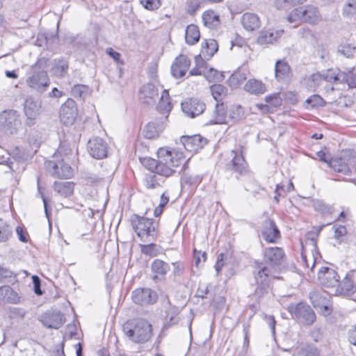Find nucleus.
<instances>
[{
	"label": "nucleus",
	"mask_w": 356,
	"mask_h": 356,
	"mask_svg": "<svg viewBox=\"0 0 356 356\" xmlns=\"http://www.w3.org/2000/svg\"><path fill=\"white\" fill-rule=\"evenodd\" d=\"M329 166L334 171L341 172L345 175L348 174L350 172L348 165L342 159L332 160L331 162H330Z\"/></svg>",
	"instance_id": "obj_41"
},
{
	"label": "nucleus",
	"mask_w": 356,
	"mask_h": 356,
	"mask_svg": "<svg viewBox=\"0 0 356 356\" xmlns=\"http://www.w3.org/2000/svg\"><path fill=\"white\" fill-rule=\"evenodd\" d=\"M17 275L10 269L0 266V283H14Z\"/></svg>",
	"instance_id": "obj_40"
},
{
	"label": "nucleus",
	"mask_w": 356,
	"mask_h": 356,
	"mask_svg": "<svg viewBox=\"0 0 356 356\" xmlns=\"http://www.w3.org/2000/svg\"><path fill=\"white\" fill-rule=\"evenodd\" d=\"M352 279L355 278L352 276V272H350L346 275L341 283L339 281V285L336 286L334 294L347 297L353 295L355 292L356 288Z\"/></svg>",
	"instance_id": "obj_19"
},
{
	"label": "nucleus",
	"mask_w": 356,
	"mask_h": 356,
	"mask_svg": "<svg viewBox=\"0 0 356 356\" xmlns=\"http://www.w3.org/2000/svg\"><path fill=\"white\" fill-rule=\"evenodd\" d=\"M26 314L24 309L15 307H10L8 312V317L11 319H22Z\"/></svg>",
	"instance_id": "obj_49"
},
{
	"label": "nucleus",
	"mask_w": 356,
	"mask_h": 356,
	"mask_svg": "<svg viewBox=\"0 0 356 356\" xmlns=\"http://www.w3.org/2000/svg\"><path fill=\"white\" fill-rule=\"evenodd\" d=\"M356 51V47L349 42H342L337 47V52L346 58H352Z\"/></svg>",
	"instance_id": "obj_42"
},
{
	"label": "nucleus",
	"mask_w": 356,
	"mask_h": 356,
	"mask_svg": "<svg viewBox=\"0 0 356 356\" xmlns=\"http://www.w3.org/2000/svg\"><path fill=\"white\" fill-rule=\"evenodd\" d=\"M68 67V62L63 58L55 60V65L54 67V74L57 76H64L67 72Z\"/></svg>",
	"instance_id": "obj_46"
},
{
	"label": "nucleus",
	"mask_w": 356,
	"mask_h": 356,
	"mask_svg": "<svg viewBox=\"0 0 356 356\" xmlns=\"http://www.w3.org/2000/svg\"><path fill=\"white\" fill-rule=\"evenodd\" d=\"M190 65V59L185 55H179L172 64V75L177 79L184 76L188 70Z\"/></svg>",
	"instance_id": "obj_17"
},
{
	"label": "nucleus",
	"mask_w": 356,
	"mask_h": 356,
	"mask_svg": "<svg viewBox=\"0 0 356 356\" xmlns=\"http://www.w3.org/2000/svg\"><path fill=\"white\" fill-rule=\"evenodd\" d=\"M226 120V108L223 103L216 102L213 113V118L209 120L208 124H223Z\"/></svg>",
	"instance_id": "obj_30"
},
{
	"label": "nucleus",
	"mask_w": 356,
	"mask_h": 356,
	"mask_svg": "<svg viewBox=\"0 0 356 356\" xmlns=\"http://www.w3.org/2000/svg\"><path fill=\"white\" fill-rule=\"evenodd\" d=\"M315 207L317 210L321 211L323 213H330L332 209L329 205L321 202H317L315 204Z\"/></svg>",
	"instance_id": "obj_59"
},
{
	"label": "nucleus",
	"mask_w": 356,
	"mask_h": 356,
	"mask_svg": "<svg viewBox=\"0 0 356 356\" xmlns=\"http://www.w3.org/2000/svg\"><path fill=\"white\" fill-rule=\"evenodd\" d=\"M200 34L198 27L195 24H190L186 27L185 40L187 44L193 45L200 40Z\"/></svg>",
	"instance_id": "obj_34"
},
{
	"label": "nucleus",
	"mask_w": 356,
	"mask_h": 356,
	"mask_svg": "<svg viewBox=\"0 0 356 356\" xmlns=\"http://www.w3.org/2000/svg\"><path fill=\"white\" fill-rule=\"evenodd\" d=\"M20 127L21 121L17 111L8 110L0 114V129L5 134H15Z\"/></svg>",
	"instance_id": "obj_8"
},
{
	"label": "nucleus",
	"mask_w": 356,
	"mask_h": 356,
	"mask_svg": "<svg viewBox=\"0 0 356 356\" xmlns=\"http://www.w3.org/2000/svg\"><path fill=\"white\" fill-rule=\"evenodd\" d=\"M181 142L184 147L188 151H196L200 148H202L207 143L206 139L200 135H194L192 136H183Z\"/></svg>",
	"instance_id": "obj_25"
},
{
	"label": "nucleus",
	"mask_w": 356,
	"mask_h": 356,
	"mask_svg": "<svg viewBox=\"0 0 356 356\" xmlns=\"http://www.w3.org/2000/svg\"><path fill=\"white\" fill-rule=\"evenodd\" d=\"M224 254L222 253H220L218 256V258H217V261H216V264L215 265V268H216V270L217 272V273H218L222 268L223 266H224Z\"/></svg>",
	"instance_id": "obj_63"
},
{
	"label": "nucleus",
	"mask_w": 356,
	"mask_h": 356,
	"mask_svg": "<svg viewBox=\"0 0 356 356\" xmlns=\"http://www.w3.org/2000/svg\"><path fill=\"white\" fill-rule=\"evenodd\" d=\"M170 95L167 90H163L157 106L158 111L165 115L164 118H162L164 120H168V114L170 112L172 106L170 102Z\"/></svg>",
	"instance_id": "obj_31"
},
{
	"label": "nucleus",
	"mask_w": 356,
	"mask_h": 356,
	"mask_svg": "<svg viewBox=\"0 0 356 356\" xmlns=\"http://www.w3.org/2000/svg\"><path fill=\"white\" fill-rule=\"evenodd\" d=\"M131 223L141 239L145 236L154 237L156 235L158 223L152 219L134 215L131 218Z\"/></svg>",
	"instance_id": "obj_6"
},
{
	"label": "nucleus",
	"mask_w": 356,
	"mask_h": 356,
	"mask_svg": "<svg viewBox=\"0 0 356 356\" xmlns=\"http://www.w3.org/2000/svg\"><path fill=\"white\" fill-rule=\"evenodd\" d=\"M265 100L266 103L270 104L274 106H277L280 104V98L277 93L266 96Z\"/></svg>",
	"instance_id": "obj_55"
},
{
	"label": "nucleus",
	"mask_w": 356,
	"mask_h": 356,
	"mask_svg": "<svg viewBox=\"0 0 356 356\" xmlns=\"http://www.w3.org/2000/svg\"><path fill=\"white\" fill-rule=\"evenodd\" d=\"M41 102L32 98H28L24 102V113L29 120L36 119L42 113Z\"/></svg>",
	"instance_id": "obj_23"
},
{
	"label": "nucleus",
	"mask_w": 356,
	"mask_h": 356,
	"mask_svg": "<svg viewBox=\"0 0 356 356\" xmlns=\"http://www.w3.org/2000/svg\"><path fill=\"white\" fill-rule=\"evenodd\" d=\"M74 183L72 181H56L53 184L54 191L63 197H70L74 192Z\"/></svg>",
	"instance_id": "obj_28"
},
{
	"label": "nucleus",
	"mask_w": 356,
	"mask_h": 356,
	"mask_svg": "<svg viewBox=\"0 0 356 356\" xmlns=\"http://www.w3.org/2000/svg\"><path fill=\"white\" fill-rule=\"evenodd\" d=\"M323 80V76L320 73H315L310 76L309 85L310 87L315 88L320 85Z\"/></svg>",
	"instance_id": "obj_54"
},
{
	"label": "nucleus",
	"mask_w": 356,
	"mask_h": 356,
	"mask_svg": "<svg viewBox=\"0 0 356 356\" xmlns=\"http://www.w3.org/2000/svg\"><path fill=\"white\" fill-rule=\"evenodd\" d=\"M348 341L350 343L356 346V325L353 326L348 331Z\"/></svg>",
	"instance_id": "obj_64"
},
{
	"label": "nucleus",
	"mask_w": 356,
	"mask_h": 356,
	"mask_svg": "<svg viewBox=\"0 0 356 356\" xmlns=\"http://www.w3.org/2000/svg\"><path fill=\"white\" fill-rule=\"evenodd\" d=\"M287 20L290 23L301 21L315 24L321 20V15L317 7L307 5L293 9L287 17Z\"/></svg>",
	"instance_id": "obj_5"
},
{
	"label": "nucleus",
	"mask_w": 356,
	"mask_h": 356,
	"mask_svg": "<svg viewBox=\"0 0 356 356\" xmlns=\"http://www.w3.org/2000/svg\"><path fill=\"white\" fill-rule=\"evenodd\" d=\"M204 76L209 82H220L225 79L222 72L211 67L207 71H204Z\"/></svg>",
	"instance_id": "obj_45"
},
{
	"label": "nucleus",
	"mask_w": 356,
	"mask_h": 356,
	"mask_svg": "<svg viewBox=\"0 0 356 356\" xmlns=\"http://www.w3.org/2000/svg\"><path fill=\"white\" fill-rule=\"evenodd\" d=\"M291 76V70L284 59L276 61L275 64V77L278 81H285Z\"/></svg>",
	"instance_id": "obj_22"
},
{
	"label": "nucleus",
	"mask_w": 356,
	"mask_h": 356,
	"mask_svg": "<svg viewBox=\"0 0 356 356\" xmlns=\"http://www.w3.org/2000/svg\"><path fill=\"white\" fill-rule=\"evenodd\" d=\"M288 312L295 318L306 325H312L316 321V316L311 307L305 302L291 304Z\"/></svg>",
	"instance_id": "obj_7"
},
{
	"label": "nucleus",
	"mask_w": 356,
	"mask_h": 356,
	"mask_svg": "<svg viewBox=\"0 0 356 356\" xmlns=\"http://www.w3.org/2000/svg\"><path fill=\"white\" fill-rule=\"evenodd\" d=\"M202 20L204 26L209 29H216L220 24L219 15L213 10L204 12L202 15Z\"/></svg>",
	"instance_id": "obj_32"
},
{
	"label": "nucleus",
	"mask_w": 356,
	"mask_h": 356,
	"mask_svg": "<svg viewBox=\"0 0 356 356\" xmlns=\"http://www.w3.org/2000/svg\"><path fill=\"white\" fill-rule=\"evenodd\" d=\"M284 257L285 254L281 248L270 247L264 250V261L255 263L254 283H251V286L254 287L252 296L257 300L268 293L271 280L280 278L277 274Z\"/></svg>",
	"instance_id": "obj_1"
},
{
	"label": "nucleus",
	"mask_w": 356,
	"mask_h": 356,
	"mask_svg": "<svg viewBox=\"0 0 356 356\" xmlns=\"http://www.w3.org/2000/svg\"><path fill=\"white\" fill-rule=\"evenodd\" d=\"M47 168L51 175L55 178L70 179L73 175V169L65 162L64 158L57 161H48Z\"/></svg>",
	"instance_id": "obj_10"
},
{
	"label": "nucleus",
	"mask_w": 356,
	"mask_h": 356,
	"mask_svg": "<svg viewBox=\"0 0 356 356\" xmlns=\"http://www.w3.org/2000/svg\"><path fill=\"white\" fill-rule=\"evenodd\" d=\"M305 103L308 106H310L312 108L323 106L325 104L323 99L320 95H314L311 96L305 101Z\"/></svg>",
	"instance_id": "obj_50"
},
{
	"label": "nucleus",
	"mask_w": 356,
	"mask_h": 356,
	"mask_svg": "<svg viewBox=\"0 0 356 356\" xmlns=\"http://www.w3.org/2000/svg\"><path fill=\"white\" fill-rule=\"evenodd\" d=\"M205 104L196 99H188L181 103V109L186 115L195 118L204 112Z\"/></svg>",
	"instance_id": "obj_16"
},
{
	"label": "nucleus",
	"mask_w": 356,
	"mask_h": 356,
	"mask_svg": "<svg viewBox=\"0 0 356 356\" xmlns=\"http://www.w3.org/2000/svg\"><path fill=\"white\" fill-rule=\"evenodd\" d=\"M210 90L216 102L222 101L227 94V88L221 84L212 85Z\"/></svg>",
	"instance_id": "obj_44"
},
{
	"label": "nucleus",
	"mask_w": 356,
	"mask_h": 356,
	"mask_svg": "<svg viewBox=\"0 0 356 356\" xmlns=\"http://www.w3.org/2000/svg\"><path fill=\"white\" fill-rule=\"evenodd\" d=\"M243 27L248 31H254L261 26V21L255 13H245L241 18Z\"/></svg>",
	"instance_id": "obj_24"
},
{
	"label": "nucleus",
	"mask_w": 356,
	"mask_h": 356,
	"mask_svg": "<svg viewBox=\"0 0 356 356\" xmlns=\"http://www.w3.org/2000/svg\"><path fill=\"white\" fill-rule=\"evenodd\" d=\"M152 270L155 273L154 279H159L161 276L163 277L167 272L170 270L169 265L160 259H155L152 264Z\"/></svg>",
	"instance_id": "obj_35"
},
{
	"label": "nucleus",
	"mask_w": 356,
	"mask_h": 356,
	"mask_svg": "<svg viewBox=\"0 0 356 356\" xmlns=\"http://www.w3.org/2000/svg\"><path fill=\"white\" fill-rule=\"evenodd\" d=\"M202 56H203L200 54V55H197L195 57V66L200 68L203 71H207L209 69H207V63Z\"/></svg>",
	"instance_id": "obj_56"
},
{
	"label": "nucleus",
	"mask_w": 356,
	"mask_h": 356,
	"mask_svg": "<svg viewBox=\"0 0 356 356\" xmlns=\"http://www.w3.org/2000/svg\"><path fill=\"white\" fill-rule=\"evenodd\" d=\"M282 30L266 29L263 30L258 37L257 42L260 44H273L281 37Z\"/></svg>",
	"instance_id": "obj_27"
},
{
	"label": "nucleus",
	"mask_w": 356,
	"mask_h": 356,
	"mask_svg": "<svg viewBox=\"0 0 356 356\" xmlns=\"http://www.w3.org/2000/svg\"><path fill=\"white\" fill-rule=\"evenodd\" d=\"M158 160L145 158L141 163L149 170L161 175L164 177L172 176L184 161L181 152L172 150L169 147H161L157 151Z\"/></svg>",
	"instance_id": "obj_2"
},
{
	"label": "nucleus",
	"mask_w": 356,
	"mask_h": 356,
	"mask_svg": "<svg viewBox=\"0 0 356 356\" xmlns=\"http://www.w3.org/2000/svg\"><path fill=\"white\" fill-rule=\"evenodd\" d=\"M39 321L48 328L58 329L65 321L64 315L56 310H48L39 317Z\"/></svg>",
	"instance_id": "obj_12"
},
{
	"label": "nucleus",
	"mask_w": 356,
	"mask_h": 356,
	"mask_svg": "<svg viewBox=\"0 0 356 356\" xmlns=\"http://www.w3.org/2000/svg\"><path fill=\"white\" fill-rule=\"evenodd\" d=\"M88 149L91 156L95 159H102L107 156V144L100 138L96 137L89 140Z\"/></svg>",
	"instance_id": "obj_14"
},
{
	"label": "nucleus",
	"mask_w": 356,
	"mask_h": 356,
	"mask_svg": "<svg viewBox=\"0 0 356 356\" xmlns=\"http://www.w3.org/2000/svg\"><path fill=\"white\" fill-rule=\"evenodd\" d=\"M133 301L140 305L153 304L156 301V293L150 289H137L132 292Z\"/></svg>",
	"instance_id": "obj_15"
},
{
	"label": "nucleus",
	"mask_w": 356,
	"mask_h": 356,
	"mask_svg": "<svg viewBox=\"0 0 356 356\" xmlns=\"http://www.w3.org/2000/svg\"><path fill=\"white\" fill-rule=\"evenodd\" d=\"M334 237L337 238H339L341 236H343L346 234L347 230L345 226L343 225H334Z\"/></svg>",
	"instance_id": "obj_57"
},
{
	"label": "nucleus",
	"mask_w": 356,
	"mask_h": 356,
	"mask_svg": "<svg viewBox=\"0 0 356 356\" xmlns=\"http://www.w3.org/2000/svg\"><path fill=\"white\" fill-rule=\"evenodd\" d=\"M163 118L156 119L154 121L149 122L144 128L143 134L145 138L152 139L157 137L164 129L165 122Z\"/></svg>",
	"instance_id": "obj_20"
},
{
	"label": "nucleus",
	"mask_w": 356,
	"mask_h": 356,
	"mask_svg": "<svg viewBox=\"0 0 356 356\" xmlns=\"http://www.w3.org/2000/svg\"><path fill=\"white\" fill-rule=\"evenodd\" d=\"M160 177H163L161 175L149 173L147 175L144 179V184L148 189L156 188L161 186L164 180Z\"/></svg>",
	"instance_id": "obj_36"
},
{
	"label": "nucleus",
	"mask_w": 356,
	"mask_h": 356,
	"mask_svg": "<svg viewBox=\"0 0 356 356\" xmlns=\"http://www.w3.org/2000/svg\"><path fill=\"white\" fill-rule=\"evenodd\" d=\"M335 82L346 83L351 88H356V70L353 67L347 71H339L334 77Z\"/></svg>",
	"instance_id": "obj_26"
},
{
	"label": "nucleus",
	"mask_w": 356,
	"mask_h": 356,
	"mask_svg": "<svg viewBox=\"0 0 356 356\" xmlns=\"http://www.w3.org/2000/svg\"><path fill=\"white\" fill-rule=\"evenodd\" d=\"M302 261L304 262V264L307 267L309 268V264L311 263L312 264V266H311V268H310V270L312 272L314 271V268L315 267V264H316V260L314 259V257L313 256L310 257L309 258V261L307 259V256L305 255H303L302 254Z\"/></svg>",
	"instance_id": "obj_62"
},
{
	"label": "nucleus",
	"mask_w": 356,
	"mask_h": 356,
	"mask_svg": "<svg viewBox=\"0 0 356 356\" xmlns=\"http://www.w3.org/2000/svg\"><path fill=\"white\" fill-rule=\"evenodd\" d=\"M244 89L246 92L256 95L264 94L266 91V85L255 79L248 80L244 86Z\"/></svg>",
	"instance_id": "obj_29"
},
{
	"label": "nucleus",
	"mask_w": 356,
	"mask_h": 356,
	"mask_svg": "<svg viewBox=\"0 0 356 356\" xmlns=\"http://www.w3.org/2000/svg\"><path fill=\"white\" fill-rule=\"evenodd\" d=\"M159 97V90L152 83H147L140 89V98L146 104H154Z\"/></svg>",
	"instance_id": "obj_21"
},
{
	"label": "nucleus",
	"mask_w": 356,
	"mask_h": 356,
	"mask_svg": "<svg viewBox=\"0 0 356 356\" xmlns=\"http://www.w3.org/2000/svg\"><path fill=\"white\" fill-rule=\"evenodd\" d=\"M106 52L117 63H120L122 64L123 63L122 61H120L121 55L120 53L114 51L112 48H107Z\"/></svg>",
	"instance_id": "obj_60"
},
{
	"label": "nucleus",
	"mask_w": 356,
	"mask_h": 356,
	"mask_svg": "<svg viewBox=\"0 0 356 356\" xmlns=\"http://www.w3.org/2000/svg\"><path fill=\"white\" fill-rule=\"evenodd\" d=\"M0 298L13 304L19 302V297L17 293L8 286H2L0 287Z\"/></svg>",
	"instance_id": "obj_33"
},
{
	"label": "nucleus",
	"mask_w": 356,
	"mask_h": 356,
	"mask_svg": "<svg viewBox=\"0 0 356 356\" xmlns=\"http://www.w3.org/2000/svg\"><path fill=\"white\" fill-rule=\"evenodd\" d=\"M77 116V108L75 102L68 99L60 107V121L66 126L72 125Z\"/></svg>",
	"instance_id": "obj_13"
},
{
	"label": "nucleus",
	"mask_w": 356,
	"mask_h": 356,
	"mask_svg": "<svg viewBox=\"0 0 356 356\" xmlns=\"http://www.w3.org/2000/svg\"><path fill=\"white\" fill-rule=\"evenodd\" d=\"M140 250L143 254L150 257H156L161 252V247L154 243L141 245Z\"/></svg>",
	"instance_id": "obj_47"
},
{
	"label": "nucleus",
	"mask_w": 356,
	"mask_h": 356,
	"mask_svg": "<svg viewBox=\"0 0 356 356\" xmlns=\"http://www.w3.org/2000/svg\"><path fill=\"white\" fill-rule=\"evenodd\" d=\"M179 313V309L177 307L172 306L170 303L168 302V306L165 310L166 323L165 324L164 327H168L176 324L178 322L177 315Z\"/></svg>",
	"instance_id": "obj_37"
},
{
	"label": "nucleus",
	"mask_w": 356,
	"mask_h": 356,
	"mask_svg": "<svg viewBox=\"0 0 356 356\" xmlns=\"http://www.w3.org/2000/svg\"><path fill=\"white\" fill-rule=\"evenodd\" d=\"M218 50V44L215 40H209L202 44L201 54L207 59L211 58Z\"/></svg>",
	"instance_id": "obj_38"
},
{
	"label": "nucleus",
	"mask_w": 356,
	"mask_h": 356,
	"mask_svg": "<svg viewBox=\"0 0 356 356\" xmlns=\"http://www.w3.org/2000/svg\"><path fill=\"white\" fill-rule=\"evenodd\" d=\"M140 3L145 7V8L154 10L159 8L161 6L160 0H140Z\"/></svg>",
	"instance_id": "obj_52"
},
{
	"label": "nucleus",
	"mask_w": 356,
	"mask_h": 356,
	"mask_svg": "<svg viewBox=\"0 0 356 356\" xmlns=\"http://www.w3.org/2000/svg\"><path fill=\"white\" fill-rule=\"evenodd\" d=\"M244 115V111L241 106H234L229 111V118L233 122L240 121Z\"/></svg>",
	"instance_id": "obj_48"
},
{
	"label": "nucleus",
	"mask_w": 356,
	"mask_h": 356,
	"mask_svg": "<svg viewBox=\"0 0 356 356\" xmlns=\"http://www.w3.org/2000/svg\"><path fill=\"white\" fill-rule=\"evenodd\" d=\"M10 228L2 221H0V242L6 241L11 236Z\"/></svg>",
	"instance_id": "obj_51"
},
{
	"label": "nucleus",
	"mask_w": 356,
	"mask_h": 356,
	"mask_svg": "<svg viewBox=\"0 0 356 356\" xmlns=\"http://www.w3.org/2000/svg\"><path fill=\"white\" fill-rule=\"evenodd\" d=\"M318 280L323 286L331 289L334 292L339 285V276L333 268L323 266L318 270Z\"/></svg>",
	"instance_id": "obj_11"
},
{
	"label": "nucleus",
	"mask_w": 356,
	"mask_h": 356,
	"mask_svg": "<svg viewBox=\"0 0 356 356\" xmlns=\"http://www.w3.org/2000/svg\"><path fill=\"white\" fill-rule=\"evenodd\" d=\"M310 300L315 308L321 309V306L329 302V299L318 291H312L309 294Z\"/></svg>",
	"instance_id": "obj_43"
},
{
	"label": "nucleus",
	"mask_w": 356,
	"mask_h": 356,
	"mask_svg": "<svg viewBox=\"0 0 356 356\" xmlns=\"http://www.w3.org/2000/svg\"><path fill=\"white\" fill-rule=\"evenodd\" d=\"M261 234L264 240L268 243H276L280 238V232L275 222L270 219H266L262 225Z\"/></svg>",
	"instance_id": "obj_18"
},
{
	"label": "nucleus",
	"mask_w": 356,
	"mask_h": 356,
	"mask_svg": "<svg viewBox=\"0 0 356 356\" xmlns=\"http://www.w3.org/2000/svg\"><path fill=\"white\" fill-rule=\"evenodd\" d=\"M33 283L34 286V292L37 295H41L42 293L41 288H40V280L37 275H33L32 277Z\"/></svg>",
	"instance_id": "obj_61"
},
{
	"label": "nucleus",
	"mask_w": 356,
	"mask_h": 356,
	"mask_svg": "<svg viewBox=\"0 0 356 356\" xmlns=\"http://www.w3.org/2000/svg\"><path fill=\"white\" fill-rule=\"evenodd\" d=\"M243 147L240 149L232 150L231 152L232 160L227 164V170L232 171L241 176L246 175L249 173L248 165L243 156Z\"/></svg>",
	"instance_id": "obj_9"
},
{
	"label": "nucleus",
	"mask_w": 356,
	"mask_h": 356,
	"mask_svg": "<svg viewBox=\"0 0 356 356\" xmlns=\"http://www.w3.org/2000/svg\"><path fill=\"white\" fill-rule=\"evenodd\" d=\"M184 179L186 183L191 185L198 184L202 180V178L199 175L192 177L185 175Z\"/></svg>",
	"instance_id": "obj_58"
},
{
	"label": "nucleus",
	"mask_w": 356,
	"mask_h": 356,
	"mask_svg": "<svg viewBox=\"0 0 356 356\" xmlns=\"http://www.w3.org/2000/svg\"><path fill=\"white\" fill-rule=\"evenodd\" d=\"M122 331L129 341L135 343H145L152 337V326L143 318H133L125 322Z\"/></svg>",
	"instance_id": "obj_3"
},
{
	"label": "nucleus",
	"mask_w": 356,
	"mask_h": 356,
	"mask_svg": "<svg viewBox=\"0 0 356 356\" xmlns=\"http://www.w3.org/2000/svg\"><path fill=\"white\" fill-rule=\"evenodd\" d=\"M248 74V71L245 69L238 70L229 77V85L232 87L238 86L247 79Z\"/></svg>",
	"instance_id": "obj_39"
},
{
	"label": "nucleus",
	"mask_w": 356,
	"mask_h": 356,
	"mask_svg": "<svg viewBox=\"0 0 356 356\" xmlns=\"http://www.w3.org/2000/svg\"><path fill=\"white\" fill-rule=\"evenodd\" d=\"M344 15H349L356 13V0H349L343 9Z\"/></svg>",
	"instance_id": "obj_53"
},
{
	"label": "nucleus",
	"mask_w": 356,
	"mask_h": 356,
	"mask_svg": "<svg viewBox=\"0 0 356 356\" xmlns=\"http://www.w3.org/2000/svg\"><path fill=\"white\" fill-rule=\"evenodd\" d=\"M47 60L40 58L33 65L27 73V86L39 92H43L49 86V79L47 71Z\"/></svg>",
	"instance_id": "obj_4"
}]
</instances>
